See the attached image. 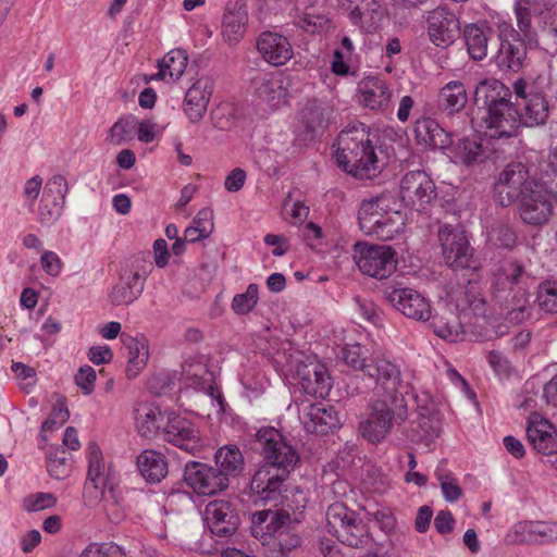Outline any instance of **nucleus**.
<instances>
[{
  "label": "nucleus",
  "instance_id": "f257e3e1",
  "mask_svg": "<svg viewBox=\"0 0 557 557\" xmlns=\"http://www.w3.org/2000/svg\"><path fill=\"white\" fill-rule=\"evenodd\" d=\"M518 109L511 103L509 87L496 78L481 81L474 90V103L486 110L484 122L492 138H509L518 134L520 125H544L549 115L546 97L525 79L513 83Z\"/></svg>",
  "mask_w": 557,
  "mask_h": 557
},
{
  "label": "nucleus",
  "instance_id": "f03ea898",
  "mask_svg": "<svg viewBox=\"0 0 557 557\" xmlns=\"http://www.w3.org/2000/svg\"><path fill=\"white\" fill-rule=\"evenodd\" d=\"M372 137L362 123L343 129L336 139L337 165L359 180L374 177L380 171V165Z\"/></svg>",
  "mask_w": 557,
  "mask_h": 557
},
{
  "label": "nucleus",
  "instance_id": "7ed1b4c3",
  "mask_svg": "<svg viewBox=\"0 0 557 557\" xmlns=\"http://www.w3.org/2000/svg\"><path fill=\"white\" fill-rule=\"evenodd\" d=\"M251 534L274 557H285L300 546L301 539L287 510H260L251 516Z\"/></svg>",
  "mask_w": 557,
  "mask_h": 557
},
{
  "label": "nucleus",
  "instance_id": "20e7f679",
  "mask_svg": "<svg viewBox=\"0 0 557 557\" xmlns=\"http://www.w3.org/2000/svg\"><path fill=\"white\" fill-rule=\"evenodd\" d=\"M397 207L395 197L389 194L363 200L358 211L360 228L381 240L393 239L405 225Z\"/></svg>",
  "mask_w": 557,
  "mask_h": 557
},
{
  "label": "nucleus",
  "instance_id": "39448f33",
  "mask_svg": "<svg viewBox=\"0 0 557 557\" xmlns=\"http://www.w3.org/2000/svg\"><path fill=\"white\" fill-rule=\"evenodd\" d=\"M88 480L84 487L85 495L87 497L90 495L94 499L101 498L108 518L113 522H119L124 512L115 490L112 484H109L108 476L104 473L106 466L101 450L95 443L88 446Z\"/></svg>",
  "mask_w": 557,
  "mask_h": 557
},
{
  "label": "nucleus",
  "instance_id": "423d86ee",
  "mask_svg": "<svg viewBox=\"0 0 557 557\" xmlns=\"http://www.w3.org/2000/svg\"><path fill=\"white\" fill-rule=\"evenodd\" d=\"M151 264L141 257H134L121 264L119 281L109 292L111 305L128 306L143 293Z\"/></svg>",
  "mask_w": 557,
  "mask_h": 557
},
{
  "label": "nucleus",
  "instance_id": "0eeeda50",
  "mask_svg": "<svg viewBox=\"0 0 557 557\" xmlns=\"http://www.w3.org/2000/svg\"><path fill=\"white\" fill-rule=\"evenodd\" d=\"M354 260L358 269L376 280L389 277L397 268V253L386 245L357 243L354 246Z\"/></svg>",
  "mask_w": 557,
  "mask_h": 557
},
{
  "label": "nucleus",
  "instance_id": "6e6552de",
  "mask_svg": "<svg viewBox=\"0 0 557 557\" xmlns=\"http://www.w3.org/2000/svg\"><path fill=\"white\" fill-rule=\"evenodd\" d=\"M256 443L267 461L264 466L272 470L288 473L299 461L297 450L274 428L260 429L256 434Z\"/></svg>",
  "mask_w": 557,
  "mask_h": 557
},
{
  "label": "nucleus",
  "instance_id": "1a4fd4ad",
  "mask_svg": "<svg viewBox=\"0 0 557 557\" xmlns=\"http://www.w3.org/2000/svg\"><path fill=\"white\" fill-rule=\"evenodd\" d=\"M536 181L530 180L528 168L521 162L508 164L499 174L494 185L495 197L503 207H508L520 199L524 191L533 188Z\"/></svg>",
  "mask_w": 557,
  "mask_h": 557
},
{
  "label": "nucleus",
  "instance_id": "9d476101",
  "mask_svg": "<svg viewBox=\"0 0 557 557\" xmlns=\"http://www.w3.org/2000/svg\"><path fill=\"white\" fill-rule=\"evenodd\" d=\"M399 195L407 207L420 212L435 200L436 187L424 171H411L403 176Z\"/></svg>",
  "mask_w": 557,
  "mask_h": 557
},
{
  "label": "nucleus",
  "instance_id": "9b49d317",
  "mask_svg": "<svg viewBox=\"0 0 557 557\" xmlns=\"http://www.w3.org/2000/svg\"><path fill=\"white\" fill-rule=\"evenodd\" d=\"M554 199L557 201L544 185L533 184V188L518 199L521 220L534 226L547 223L553 214Z\"/></svg>",
  "mask_w": 557,
  "mask_h": 557
},
{
  "label": "nucleus",
  "instance_id": "f8f14e48",
  "mask_svg": "<svg viewBox=\"0 0 557 557\" xmlns=\"http://www.w3.org/2000/svg\"><path fill=\"white\" fill-rule=\"evenodd\" d=\"M364 375L373 380L392 400H396V394L401 384V372L398 364L392 361L385 354L374 351L368 356Z\"/></svg>",
  "mask_w": 557,
  "mask_h": 557
},
{
  "label": "nucleus",
  "instance_id": "ddd939ff",
  "mask_svg": "<svg viewBox=\"0 0 557 557\" xmlns=\"http://www.w3.org/2000/svg\"><path fill=\"white\" fill-rule=\"evenodd\" d=\"M184 481L196 494L205 496L214 495L228 486V479L218 469L197 461L185 466Z\"/></svg>",
  "mask_w": 557,
  "mask_h": 557
},
{
  "label": "nucleus",
  "instance_id": "4468645a",
  "mask_svg": "<svg viewBox=\"0 0 557 557\" xmlns=\"http://www.w3.org/2000/svg\"><path fill=\"white\" fill-rule=\"evenodd\" d=\"M255 95L260 104L277 110L288 103L290 79L282 73H265L255 78Z\"/></svg>",
  "mask_w": 557,
  "mask_h": 557
},
{
  "label": "nucleus",
  "instance_id": "2eb2a0df",
  "mask_svg": "<svg viewBox=\"0 0 557 557\" xmlns=\"http://www.w3.org/2000/svg\"><path fill=\"white\" fill-rule=\"evenodd\" d=\"M438 240L444 261L449 268L458 270L470 267L472 250L462 232L450 225H443L438 230Z\"/></svg>",
  "mask_w": 557,
  "mask_h": 557
},
{
  "label": "nucleus",
  "instance_id": "dca6fc26",
  "mask_svg": "<svg viewBox=\"0 0 557 557\" xmlns=\"http://www.w3.org/2000/svg\"><path fill=\"white\" fill-rule=\"evenodd\" d=\"M163 435L164 441L193 455L203 447L200 432L195 423L175 413L168 417Z\"/></svg>",
  "mask_w": 557,
  "mask_h": 557
},
{
  "label": "nucleus",
  "instance_id": "f3484780",
  "mask_svg": "<svg viewBox=\"0 0 557 557\" xmlns=\"http://www.w3.org/2000/svg\"><path fill=\"white\" fill-rule=\"evenodd\" d=\"M386 298L397 311L408 319L428 321L432 315L430 301L413 288H394L387 293Z\"/></svg>",
  "mask_w": 557,
  "mask_h": 557
},
{
  "label": "nucleus",
  "instance_id": "a211bd4d",
  "mask_svg": "<svg viewBox=\"0 0 557 557\" xmlns=\"http://www.w3.org/2000/svg\"><path fill=\"white\" fill-rule=\"evenodd\" d=\"M205 521L212 534L220 537L233 535L239 524L235 508L224 499L212 500L206 506Z\"/></svg>",
  "mask_w": 557,
  "mask_h": 557
},
{
  "label": "nucleus",
  "instance_id": "6ab92c4d",
  "mask_svg": "<svg viewBox=\"0 0 557 557\" xmlns=\"http://www.w3.org/2000/svg\"><path fill=\"white\" fill-rule=\"evenodd\" d=\"M287 476L284 471H275L269 466H262L252 476L250 487L258 497L272 503L274 507L284 505L283 483Z\"/></svg>",
  "mask_w": 557,
  "mask_h": 557
},
{
  "label": "nucleus",
  "instance_id": "aec40b11",
  "mask_svg": "<svg viewBox=\"0 0 557 557\" xmlns=\"http://www.w3.org/2000/svg\"><path fill=\"white\" fill-rule=\"evenodd\" d=\"M296 375L304 392L317 398H326L332 388V379L326 367L317 361L300 362Z\"/></svg>",
  "mask_w": 557,
  "mask_h": 557
},
{
  "label": "nucleus",
  "instance_id": "412c9836",
  "mask_svg": "<svg viewBox=\"0 0 557 557\" xmlns=\"http://www.w3.org/2000/svg\"><path fill=\"white\" fill-rule=\"evenodd\" d=\"M428 34L436 46L450 45L459 34V20L446 7H437L429 12Z\"/></svg>",
  "mask_w": 557,
  "mask_h": 557
},
{
  "label": "nucleus",
  "instance_id": "4be33fe9",
  "mask_svg": "<svg viewBox=\"0 0 557 557\" xmlns=\"http://www.w3.org/2000/svg\"><path fill=\"white\" fill-rule=\"evenodd\" d=\"M393 425V411L385 399L373 401L368 418L360 423L359 430L364 438L375 443L383 440Z\"/></svg>",
  "mask_w": 557,
  "mask_h": 557
},
{
  "label": "nucleus",
  "instance_id": "5701e85b",
  "mask_svg": "<svg viewBox=\"0 0 557 557\" xmlns=\"http://www.w3.org/2000/svg\"><path fill=\"white\" fill-rule=\"evenodd\" d=\"M261 58L273 66L285 65L294 54L288 38L276 32H262L256 44Z\"/></svg>",
  "mask_w": 557,
  "mask_h": 557
},
{
  "label": "nucleus",
  "instance_id": "b1692460",
  "mask_svg": "<svg viewBox=\"0 0 557 557\" xmlns=\"http://www.w3.org/2000/svg\"><path fill=\"white\" fill-rule=\"evenodd\" d=\"M359 103L372 111H386L393 98L388 83L379 76H368L358 85Z\"/></svg>",
  "mask_w": 557,
  "mask_h": 557
},
{
  "label": "nucleus",
  "instance_id": "393cba45",
  "mask_svg": "<svg viewBox=\"0 0 557 557\" xmlns=\"http://www.w3.org/2000/svg\"><path fill=\"white\" fill-rule=\"evenodd\" d=\"M527 437L533 448L542 455L557 453V430L539 413H532L528 421Z\"/></svg>",
  "mask_w": 557,
  "mask_h": 557
},
{
  "label": "nucleus",
  "instance_id": "a878e982",
  "mask_svg": "<svg viewBox=\"0 0 557 557\" xmlns=\"http://www.w3.org/2000/svg\"><path fill=\"white\" fill-rule=\"evenodd\" d=\"M339 423L337 411L331 405L311 404L304 413V425L310 433L324 435Z\"/></svg>",
  "mask_w": 557,
  "mask_h": 557
},
{
  "label": "nucleus",
  "instance_id": "bb28decb",
  "mask_svg": "<svg viewBox=\"0 0 557 557\" xmlns=\"http://www.w3.org/2000/svg\"><path fill=\"white\" fill-rule=\"evenodd\" d=\"M413 134L418 145L433 149H444L451 144L449 134L431 117L417 120Z\"/></svg>",
  "mask_w": 557,
  "mask_h": 557
},
{
  "label": "nucleus",
  "instance_id": "cd10ccee",
  "mask_svg": "<svg viewBox=\"0 0 557 557\" xmlns=\"http://www.w3.org/2000/svg\"><path fill=\"white\" fill-rule=\"evenodd\" d=\"M385 15L384 8L377 0H360L350 11V20L366 33H375Z\"/></svg>",
  "mask_w": 557,
  "mask_h": 557
},
{
  "label": "nucleus",
  "instance_id": "c85d7f7f",
  "mask_svg": "<svg viewBox=\"0 0 557 557\" xmlns=\"http://www.w3.org/2000/svg\"><path fill=\"white\" fill-rule=\"evenodd\" d=\"M549 10V4L545 0H517L515 3V15L517 26L525 39H533L535 32L532 26L533 15H543Z\"/></svg>",
  "mask_w": 557,
  "mask_h": 557
},
{
  "label": "nucleus",
  "instance_id": "c756f323",
  "mask_svg": "<svg viewBox=\"0 0 557 557\" xmlns=\"http://www.w3.org/2000/svg\"><path fill=\"white\" fill-rule=\"evenodd\" d=\"M247 11L238 3L228 4L222 20L223 38L231 45L239 42L246 33Z\"/></svg>",
  "mask_w": 557,
  "mask_h": 557
},
{
  "label": "nucleus",
  "instance_id": "7c9ffc66",
  "mask_svg": "<svg viewBox=\"0 0 557 557\" xmlns=\"http://www.w3.org/2000/svg\"><path fill=\"white\" fill-rule=\"evenodd\" d=\"M164 417L158 406L152 403H140L135 409V425L141 437L151 438L158 434Z\"/></svg>",
  "mask_w": 557,
  "mask_h": 557
},
{
  "label": "nucleus",
  "instance_id": "2f4dec72",
  "mask_svg": "<svg viewBox=\"0 0 557 557\" xmlns=\"http://www.w3.org/2000/svg\"><path fill=\"white\" fill-rule=\"evenodd\" d=\"M492 28L486 23H472L465 26L463 38L469 55L475 61H482L488 51V40Z\"/></svg>",
  "mask_w": 557,
  "mask_h": 557
},
{
  "label": "nucleus",
  "instance_id": "473e14b6",
  "mask_svg": "<svg viewBox=\"0 0 557 557\" xmlns=\"http://www.w3.org/2000/svg\"><path fill=\"white\" fill-rule=\"evenodd\" d=\"M137 467L147 482L158 483L168 474L164 455L153 449H146L138 455Z\"/></svg>",
  "mask_w": 557,
  "mask_h": 557
},
{
  "label": "nucleus",
  "instance_id": "72a5a7b5",
  "mask_svg": "<svg viewBox=\"0 0 557 557\" xmlns=\"http://www.w3.org/2000/svg\"><path fill=\"white\" fill-rule=\"evenodd\" d=\"M121 339L128 350L126 374L132 379L138 375L148 361V344L145 337L137 338L126 334H122Z\"/></svg>",
  "mask_w": 557,
  "mask_h": 557
},
{
  "label": "nucleus",
  "instance_id": "f704fd0d",
  "mask_svg": "<svg viewBox=\"0 0 557 557\" xmlns=\"http://www.w3.org/2000/svg\"><path fill=\"white\" fill-rule=\"evenodd\" d=\"M211 91L201 81L188 88L184 99V111L191 122L199 121L207 111Z\"/></svg>",
  "mask_w": 557,
  "mask_h": 557
},
{
  "label": "nucleus",
  "instance_id": "c9c22d12",
  "mask_svg": "<svg viewBox=\"0 0 557 557\" xmlns=\"http://www.w3.org/2000/svg\"><path fill=\"white\" fill-rule=\"evenodd\" d=\"M467 102L468 94L460 81H451L440 90L438 107L448 114L461 111Z\"/></svg>",
  "mask_w": 557,
  "mask_h": 557
},
{
  "label": "nucleus",
  "instance_id": "e433bc0d",
  "mask_svg": "<svg viewBox=\"0 0 557 557\" xmlns=\"http://www.w3.org/2000/svg\"><path fill=\"white\" fill-rule=\"evenodd\" d=\"M454 158L467 166L481 163L488 158V150L482 140L475 137L460 139L454 148Z\"/></svg>",
  "mask_w": 557,
  "mask_h": 557
},
{
  "label": "nucleus",
  "instance_id": "4c0bfd02",
  "mask_svg": "<svg viewBox=\"0 0 557 557\" xmlns=\"http://www.w3.org/2000/svg\"><path fill=\"white\" fill-rule=\"evenodd\" d=\"M527 57V48L521 41L499 44L495 54L496 65L500 70L518 72Z\"/></svg>",
  "mask_w": 557,
  "mask_h": 557
},
{
  "label": "nucleus",
  "instance_id": "58836bf2",
  "mask_svg": "<svg viewBox=\"0 0 557 557\" xmlns=\"http://www.w3.org/2000/svg\"><path fill=\"white\" fill-rule=\"evenodd\" d=\"M218 471L226 479L237 476L244 469V456L235 445H225L219 448L214 456Z\"/></svg>",
  "mask_w": 557,
  "mask_h": 557
},
{
  "label": "nucleus",
  "instance_id": "ea45409f",
  "mask_svg": "<svg viewBox=\"0 0 557 557\" xmlns=\"http://www.w3.org/2000/svg\"><path fill=\"white\" fill-rule=\"evenodd\" d=\"M524 273V267L517 261H506L494 274V297L502 299V293L512 290V285L520 282Z\"/></svg>",
  "mask_w": 557,
  "mask_h": 557
},
{
  "label": "nucleus",
  "instance_id": "a19ab883",
  "mask_svg": "<svg viewBox=\"0 0 557 557\" xmlns=\"http://www.w3.org/2000/svg\"><path fill=\"white\" fill-rule=\"evenodd\" d=\"M188 64V55L183 49L169 51L159 62V72L156 75L161 79L177 81L185 72Z\"/></svg>",
  "mask_w": 557,
  "mask_h": 557
},
{
  "label": "nucleus",
  "instance_id": "79ce46f5",
  "mask_svg": "<svg viewBox=\"0 0 557 557\" xmlns=\"http://www.w3.org/2000/svg\"><path fill=\"white\" fill-rule=\"evenodd\" d=\"M504 311L506 320L512 324H520L530 319L533 306L528 293L523 289L516 290L512 297L506 300Z\"/></svg>",
  "mask_w": 557,
  "mask_h": 557
},
{
  "label": "nucleus",
  "instance_id": "37998d69",
  "mask_svg": "<svg viewBox=\"0 0 557 557\" xmlns=\"http://www.w3.org/2000/svg\"><path fill=\"white\" fill-rule=\"evenodd\" d=\"M432 327L438 337L451 343L458 342L463 335L462 324L453 311L436 314L433 318Z\"/></svg>",
  "mask_w": 557,
  "mask_h": 557
},
{
  "label": "nucleus",
  "instance_id": "c03bdc74",
  "mask_svg": "<svg viewBox=\"0 0 557 557\" xmlns=\"http://www.w3.org/2000/svg\"><path fill=\"white\" fill-rule=\"evenodd\" d=\"M337 540L350 547H363L369 542V533L367 525L358 517V515L348 522L342 530Z\"/></svg>",
  "mask_w": 557,
  "mask_h": 557
},
{
  "label": "nucleus",
  "instance_id": "a18cd8bd",
  "mask_svg": "<svg viewBox=\"0 0 557 557\" xmlns=\"http://www.w3.org/2000/svg\"><path fill=\"white\" fill-rule=\"evenodd\" d=\"M325 516L329 531L337 537L341 530L355 519L357 512L349 509L344 503L335 502L327 507Z\"/></svg>",
  "mask_w": 557,
  "mask_h": 557
},
{
  "label": "nucleus",
  "instance_id": "49530a36",
  "mask_svg": "<svg viewBox=\"0 0 557 557\" xmlns=\"http://www.w3.org/2000/svg\"><path fill=\"white\" fill-rule=\"evenodd\" d=\"M435 478L440 482L444 498L454 503L462 496V488L455 474L446 468V462H441L435 470Z\"/></svg>",
  "mask_w": 557,
  "mask_h": 557
},
{
  "label": "nucleus",
  "instance_id": "de8ad7c7",
  "mask_svg": "<svg viewBox=\"0 0 557 557\" xmlns=\"http://www.w3.org/2000/svg\"><path fill=\"white\" fill-rule=\"evenodd\" d=\"M137 120L133 115L120 117L110 128L108 140L110 144L120 146L134 137Z\"/></svg>",
  "mask_w": 557,
  "mask_h": 557
},
{
  "label": "nucleus",
  "instance_id": "09e8293b",
  "mask_svg": "<svg viewBox=\"0 0 557 557\" xmlns=\"http://www.w3.org/2000/svg\"><path fill=\"white\" fill-rule=\"evenodd\" d=\"M302 121L309 132L322 131L329 122L327 109L317 102L309 103L302 111Z\"/></svg>",
  "mask_w": 557,
  "mask_h": 557
},
{
  "label": "nucleus",
  "instance_id": "8fccbe9b",
  "mask_svg": "<svg viewBox=\"0 0 557 557\" xmlns=\"http://www.w3.org/2000/svg\"><path fill=\"white\" fill-rule=\"evenodd\" d=\"M537 42L548 53L557 52V18L555 16L544 15Z\"/></svg>",
  "mask_w": 557,
  "mask_h": 557
},
{
  "label": "nucleus",
  "instance_id": "3c124183",
  "mask_svg": "<svg viewBox=\"0 0 557 557\" xmlns=\"http://www.w3.org/2000/svg\"><path fill=\"white\" fill-rule=\"evenodd\" d=\"M536 300L545 312L557 313V282H542L537 288Z\"/></svg>",
  "mask_w": 557,
  "mask_h": 557
},
{
  "label": "nucleus",
  "instance_id": "603ef678",
  "mask_svg": "<svg viewBox=\"0 0 557 557\" xmlns=\"http://www.w3.org/2000/svg\"><path fill=\"white\" fill-rule=\"evenodd\" d=\"M258 301V286L250 284L246 292L233 298L232 308L238 314L250 312Z\"/></svg>",
  "mask_w": 557,
  "mask_h": 557
},
{
  "label": "nucleus",
  "instance_id": "864d4df0",
  "mask_svg": "<svg viewBox=\"0 0 557 557\" xmlns=\"http://www.w3.org/2000/svg\"><path fill=\"white\" fill-rule=\"evenodd\" d=\"M510 541L516 544H535V521H521L513 525Z\"/></svg>",
  "mask_w": 557,
  "mask_h": 557
},
{
  "label": "nucleus",
  "instance_id": "5fc2aeb1",
  "mask_svg": "<svg viewBox=\"0 0 557 557\" xmlns=\"http://www.w3.org/2000/svg\"><path fill=\"white\" fill-rule=\"evenodd\" d=\"M57 497L52 493L38 492L29 494L23 500V508L26 511H39L55 506Z\"/></svg>",
  "mask_w": 557,
  "mask_h": 557
},
{
  "label": "nucleus",
  "instance_id": "6e6d98bb",
  "mask_svg": "<svg viewBox=\"0 0 557 557\" xmlns=\"http://www.w3.org/2000/svg\"><path fill=\"white\" fill-rule=\"evenodd\" d=\"M343 361L355 370L364 372L368 356H364L360 345H347L342 351Z\"/></svg>",
  "mask_w": 557,
  "mask_h": 557
},
{
  "label": "nucleus",
  "instance_id": "4d7b16f0",
  "mask_svg": "<svg viewBox=\"0 0 557 557\" xmlns=\"http://www.w3.org/2000/svg\"><path fill=\"white\" fill-rule=\"evenodd\" d=\"M79 557H126V555L116 545L91 543L82 552Z\"/></svg>",
  "mask_w": 557,
  "mask_h": 557
},
{
  "label": "nucleus",
  "instance_id": "13d9d810",
  "mask_svg": "<svg viewBox=\"0 0 557 557\" xmlns=\"http://www.w3.org/2000/svg\"><path fill=\"white\" fill-rule=\"evenodd\" d=\"M62 206V201H58L55 197H52L51 200L42 198L38 210L39 222L41 224L53 223L59 218Z\"/></svg>",
  "mask_w": 557,
  "mask_h": 557
},
{
  "label": "nucleus",
  "instance_id": "bf43d9fd",
  "mask_svg": "<svg viewBox=\"0 0 557 557\" xmlns=\"http://www.w3.org/2000/svg\"><path fill=\"white\" fill-rule=\"evenodd\" d=\"M67 189V182L65 177L62 175H54L47 182L42 198L51 200L52 197H55L58 201H62L63 203Z\"/></svg>",
  "mask_w": 557,
  "mask_h": 557
},
{
  "label": "nucleus",
  "instance_id": "052dcab7",
  "mask_svg": "<svg viewBox=\"0 0 557 557\" xmlns=\"http://www.w3.org/2000/svg\"><path fill=\"white\" fill-rule=\"evenodd\" d=\"M96 372L90 366L79 368L75 374V383L84 394L89 395L95 388Z\"/></svg>",
  "mask_w": 557,
  "mask_h": 557
},
{
  "label": "nucleus",
  "instance_id": "680f3d73",
  "mask_svg": "<svg viewBox=\"0 0 557 557\" xmlns=\"http://www.w3.org/2000/svg\"><path fill=\"white\" fill-rule=\"evenodd\" d=\"M212 124L215 128L226 131L233 125L232 108L220 106L211 113Z\"/></svg>",
  "mask_w": 557,
  "mask_h": 557
},
{
  "label": "nucleus",
  "instance_id": "e2e57ef3",
  "mask_svg": "<svg viewBox=\"0 0 557 557\" xmlns=\"http://www.w3.org/2000/svg\"><path fill=\"white\" fill-rule=\"evenodd\" d=\"M535 544L549 543L557 539V523L535 521Z\"/></svg>",
  "mask_w": 557,
  "mask_h": 557
},
{
  "label": "nucleus",
  "instance_id": "0e129e2a",
  "mask_svg": "<svg viewBox=\"0 0 557 557\" xmlns=\"http://www.w3.org/2000/svg\"><path fill=\"white\" fill-rule=\"evenodd\" d=\"M355 301L358 306L360 314L367 320L372 323H376L380 320V312L376 305L367 298H362L360 296H357L355 298Z\"/></svg>",
  "mask_w": 557,
  "mask_h": 557
},
{
  "label": "nucleus",
  "instance_id": "69168bd1",
  "mask_svg": "<svg viewBox=\"0 0 557 557\" xmlns=\"http://www.w3.org/2000/svg\"><path fill=\"white\" fill-rule=\"evenodd\" d=\"M247 178L246 171L242 168L233 169L225 177L224 187L231 193H236L243 188Z\"/></svg>",
  "mask_w": 557,
  "mask_h": 557
},
{
  "label": "nucleus",
  "instance_id": "338daca9",
  "mask_svg": "<svg viewBox=\"0 0 557 557\" xmlns=\"http://www.w3.org/2000/svg\"><path fill=\"white\" fill-rule=\"evenodd\" d=\"M44 271L52 276L60 274L62 270V261L59 256L53 251H45L40 258Z\"/></svg>",
  "mask_w": 557,
  "mask_h": 557
},
{
  "label": "nucleus",
  "instance_id": "774afa93",
  "mask_svg": "<svg viewBox=\"0 0 557 557\" xmlns=\"http://www.w3.org/2000/svg\"><path fill=\"white\" fill-rule=\"evenodd\" d=\"M455 519L449 510H441L434 519L436 531L442 534H449L454 530Z\"/></svg>",
  "mask_w": 557,
  "mask_h": 557
}]
</instances>
